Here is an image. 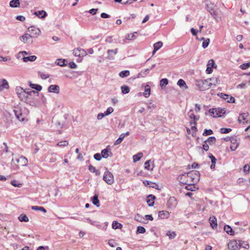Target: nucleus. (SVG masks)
Masks as SVG:
<instances>
[{
  "label": "nucleus",
  "mask_w": 250,
  "mask_h": 250,
  "mask_svg": "<svg viewBox=\"0 0 250 250\" xmlns=\"http://www.w3.org/2000/svg\"><path fill=\"white\" fill-rule=\"evenodd\" d=\"M224 230L230 235H234V232L229 225H225L224 227Z\"/></svg>",
  "instance_id": "24"
},
{
  "label": "nucleus",
  "mask_w": 250,
  "mask_h": 250,
  "mask_svg": "<svg viewBox=\"0 0 250 250\" xmlns=\"http://www.w3.org/2000/svg\"><path fill=\"white\" fill-rule=\"evenodd\" d=\"M15 114L17 118L20 121H23L24 118L22 117V114L20 111L14 110Z\"/></svg>",
  "instance_id": "31"
},
{
  "label": "nucleus",
  "mask_w": 250,
  "mask_h": 250,
  "mask_svg": "<svg viewBox=\"0 0 250 250\" xmlns=\"http://www.w3.org/2000/svg\"><path fill=\"white\" fill-rule=\"evenodd\" d=\"M37 59V57L36 56L33 55L29 57H23L22 60L24 62H28L29 61L34 62Z\"/></svg>",
  "instance_id": "25"
},
{
  "label": "nucleus",
  "mask_w": 250,
  "mask_h": 250,
  "mask_svg": "<svg viewBox=\"0 0 250 250\" xmlns=\"http://www.w3.org/2000/svg\"><path fill=\"white\" fill-rule=\"evenodd\" d=\"M204 83L202 80H200L196 82V85L201 91H204L208 89V86L204 85Z\"/></svg>",
  "instance_id": "18"
},
{
  "label": "nucleus",
  "mask_w": 250,
  "mask_h": 250,
  "mask_svg": "<svg viewBox=\"0 0 250 250\" xmlns=\"http://www.w3.org/2000/svg\"><path fill=\"white\" fill-rule=\"evenodd\" d=\"M168 83V81L166 78H163L160 80V85L162 87L166 86Z\"/></svg>",
  "instance_id": "43"
},
{
  "label": "nucleus",
  "mask_w": 250,
  "mask_h": 250,
  "mask_svg": "<svg viewBox=\"0 0 250 250\" xmlns=\"http://www.w3.org/2000/svg\"><path fill=\"white\" fill-rule=\"evenodd\" d=\"M231 131V128H221L220 129V132L223 134L228 133Z\"/></svg>",
  "instance_id": "53"
},
{
  "label": "nucleus",
  "mask_w": 250,
  "mask_h": 250,
  "mask_svg": "<svg viewBox=\"0 0 250 250\" xmlns=\"http://www.w3.org/2000/svg\"><path fill=\"white\" fill-rule=\"evenodd\" d=\"M210 40L209 39H207L206 40H204V42L202 43V47L203 48H206L208 47V46L209 44Z\"/></svg>",
  "instance_id": "55"
},
{
  "label": "nucleus",
  "mask_w": 250,
  "mask_h": 250,
  "mask_svg": "<svg viewBox=\"0 0 250 250\" xmlns=\"http://www.w3.org/2000/svg\"><path fill=\"white\" fill-rule=\"evenodd\" d=\"M188 115L189 117V118L193 120V122H196L199 119V118H197L196 116L195 115L192 110H190L188 113Z\"/></svg>",
  "instance_id": "30"
},
{
  "label": "nucleus",
  "mask_w": 250,
  "mask_h": 250,
  "mask_svg": "<svg viewBox=\"0 0 250 250\" xmlns=\"http://www.w3.org/2000/svg\"><path fill=\"white\" fill-rule=\"evenodd\" d=\"M11 184L12 186L15 187H21V184L18 183L17 181L15 180L12 181L11 182Z\"/></svg>",
  "instance_id": "60"
},
{
  "label": "nucleus",
  "mask_w": 250,
  "mask_h": 250,
  "mask_svg": "<svg viewBox=\"0 0 250 250\" xmlns=\"http://www.w3.org/2000/svg\"><path fill=\"white\" fill-rule=\"evenodd\" d=\"M40 18H44L47 16V13L43 10L35 12L34 14Z\"/></svg>",
  "instance_id": "26"
},
{
  "label": "nucleus",
  "mask_w": 250,
  "mask_h": 250,
  "mask_svg": "<svg viewBox=\"0 0 250 250\" xmlns=\"http://www.w3.org/2000/svg\"><path fill=\"white\" fill-rule=\"evenodd\" d=\"M239 242H240V248L241 247L245 248L246 249H248L249 248V245L247 242L239 240Z\"/></svg>",
  "instance_id": "40"
},
{
  "label": "nucleus",
  "mask_w": 250,
  "mask_h": 250,
  "mask_svg": "<svg viewBox=\"0 0 250 250\" xmlns=\"http://www.w3.org/2000/svg\"><path fill=\"white\" fill-rule=\"evenodd\" d=\"M32 37V35L28 33H25L22 36H21L20 39L22 42L24 43H28L29 42H32V41L31 40V38Z\"/></svg>",
  "instance_id": "9"
},
{
  "label": "nucleus",
  "mask_w": 250,
  "mask_h": 250,
  "mask_svg": "<svg viewBox=\"0 0 250 250\" xmlns=\"http://www.w3.org/2000/svg\"><path fill=\"white\" fill-rule=\"evenodd\" d=\"M206 143H208L210 145H212L216 142V138L215 137H209L207 140L205 141Z\"/></svg>",
  "instance_id": "35"
},
{
  "label": "nucleus",
  "mask_w": 250,
  "mask_h": 250,
  "mask_svg": "<svg viewBox=\"0 0 250 250\" xmlns=\"http://www.w3.org/2000/svg\"><path fill=\"white\" fill-rule=\"evenodd\" d=\"M209 84L210 86L216 85L217 84L219 83L220 82V80L218 77H213L212 78L209 79Z\"/></svg>",
  "instance_id": "23"
},
{
  "label": "nucleus",
  "mask_w": 250,
  "mask_h": 250,
  "mask_svg": "<svg viewBox=\"0 0 250 250\" xmlns=\"http://www.w3.org/2000/svg\"><path fill=\"white\" fill-rule=\"evenodd\" d=\"M67 61L65 60L58 59L57 60V64L61 66L66 65Z\"/></svg>",
  "instance_id": "44"
},
{
  "label": "nucleus",
  "mask_w": 250,
  "mask_h": 250,
  "mask_svg": "<svg viewBox=\"0 0 250 250\" xmlns=\"http://www.w3.org/2000/svg\"><path fill=\"white\" fill-rule=\"evenodd\" d=\"M137 34V32H134L133 33H131L127 35V36L126 37V39L128 40H133L136 38L135 34Z\"/></svg>",
  "instance_id": "49"
},
{
  "label": "nucleus",
  "mask_w": 250,
  "mask_h": 250,
  "mask_svg": "<svg viewBox=\"0 0 250 250\" xmlns=\"http://www.w3.org/2000/svg\"><path fill=\"white\" fill-rule=\"evenodd\" d=\"M11 60L10 57H3L0 55V62H7Z\"/></svg>",
  "instance_id": "62"
},
{
  "label": "nucleus",
  "mask_w": 250,
  "mask_h": 250,
  "mask_svg": "<svg viewBox=\"0 0 250 250\" xmlns=\"http://www.w3.org/2000/svg\"><path fill=\"white\" fill-rule=\"evenodd\" d=\"M18 219L21 222H27L29 221L28 218L25 214H21L19 216Z\"/></svg>",
  "instance_id": "36"
},
{
  "label": "nucleus",
  "mask_w": 250,
  "mask_h": 250,
  "mask_svg": "<svg viewBox=\"0 0 250 250\" xmlns=\"http://www.w3.org/2000/svg\"><path fill=\"white\" fill-rule=\"evenodd\" d=\"M9 5L12 8H17L20 6L19 0H12L10 1Z\"/></svg>",
  "instance_id": "22"
},
{
  "label": "nucleus",
  "mask_w": 250,
  "mask_h": 250,
  "mask_svg": "<svg viewBox=\"0 0 250 250\" xmlns=\"http://www.w3.org/2000/svg\"><path fill=\"white\" fill-rule=\"evenodd\" d=\"M147 108L150 110L156 108V105L153 104L151 101H149L147 103Z\"/></svg>",
  "instance_id": "50"
},
{
  "label": "nucleus",
  "mask_w": 250,
  "mask_h": 250,
  "mask_svg": "<svg viewBox=\"0 0 250 250\" xmlns=\"http://www.w3.org/2000/svg\"><path fill=\"white\" fill-rule=\"evenodd\" d=\"M209 112L213 117H222L225 113V110L224 108H211L209 110Z\"/></svg>",
  "instance_id": "2"
},
{
  "label": "nucleus",
  "mask_w": 250,
  "mask_h": 250,
  "mask_svg": "<svg viewBox=\"0 0 250 250\" xmlns=\"http://www.w3.org/2000/svg\"><path fill=\"white\" fill-rule=\"evenodd\" d=\"M249 116L248 113H243L240 114L239 117L238 118V121L239 122H242V121H245L247 120V117Z\"/></svg>",
  "instance_id": "28"
},
{
  "label": "nucleus",
  "mask_w": 250,
  "mask_h": 250,
  "mask_svg": "<svg viewBox=\"0 0 250 250\" xmlns=\"http://www.w3.org/2000/svg\"><path fill=\"white\" fill-rule=\"evenodd\" d=\"M212 17L215 19L217 21H219L218 18L217 17L218 16V12L215 10L212 13L210 14Z\"/></svg>",
  "instance_id": "59"
},
{
  "label": "nucleus",
  "mask_w": 250,
  "mask_h": 250,
  "mask_svg": "<svg viewBox=\"0 0 250 250\" xmlns=\"http://www.w3.org/2000/svg\"><path fill=\"white\" fill-rule=\"evenodd\" d=\"M118 49L116 48L115 49H109L107 51V58L108 60H112L114 59V56L117 53Z\"/></svg>",
  "instance_id": "12"
},
{
  "label": "nucleus",
  "mask_w": 250,
  "mask_h": 250,
  "mask_svg": "<svg viewBox=\"0 0 250 250\" xmlns=\"http://www.w3.org/2000/svg\"><path fill=\"white\" fill-rule=\"evenodd\" d=\"M92 203L96 206L97 207L100 206V202L98 199V195L97 194H95L92 198H91Z\"/></svg>",
  "instance_id": "27"
},
{
  "label": "nucleus",
  "mask_w": 250,
  "mask_h": 250,
  "mask_svg": "<svg viewBox=\"0 0 250 250\" xmlns=\"http://www.w3.org/2000/svg\"><path fill=\"white\" fill-rule=\"evenodd\" d=\"M163 45V42H158L156 43H155L153 45V47L154 48V51H157Z\"/></svg>",
  "instance_id": "42"
},
{
  "label": "nucleus",
  "mask_w": 250,
  "mask_h": 250,
  "mask_svg": "<svg viewBox=\"0 0 250 250\" xmlns=\"http://www.w3.org/2000/svg\"><path fill=\"white\" fill-rule=\"evenodd\" d=\"M209 221L210 224V226H211L212 229H214L217 228V219L215 216H212L210 217L209 219Z\"/></svg>",
  "instance_id": "21"
},
{
  "label": "nucleus",
  "mask_w": 250,
  "mask_h": 250,
  "mask_svg": "<svg viewBox=\"0 0 250 250\" xmlns=\"http://www.w3.org/2000/svg\"><path fill=\"white\" fill-rule=\"evenodd\" d=\"M155 199L156 197L152 194H150L147 196L146 202L149 207H152L154 205Z\"/></svg>",
  "instance_id": "16"
},
{
  "label": "nucleus",
  "mask_w": 250,
  "mask_h": 250,
  "mask_svg": "<svg viewBox=\"0 0 250 250\" xmlns=\"http://www.w3.org/2000/svg\"><path fill=\"white\" fill-rule=\"evenodd\" d=\"M16 161L18 163L19 166H24L27 164V159L24 156H21L16 159Z\"/></svg>",
  "instance_id": "13"
},
{
  "label": "nucleus",
  "mask_w": 250,
  "mask_h": 250,
  "mask_svg": "<svg viewBox=\"0 0 250 250\" xmlns=\"http://www.w3.org/2000/svg\"><path fill=\"white\" fill-rule=\"evenodd\" d=\"M108 146L106 148L103 149L101 152V154L104 158H107L109 156H111L112 155L110 149L108 148Z\"/></svg>",
  "instance_id": "15"
},
{
  "label": "nucleus",
  "mask_w": 250,
  "mask_h": 250,
  "mask_svg": "<svg viewBox=\"0 0 250 250\" xmlns=\"http://www.w3.org/2000/svg\"><path fill=\"white\" fill-rule=\"evenodd\" d=\"M218 95L220 96V98H222L223 99L228 102L229 97L230 96L229 95L226 94H224L223 93H221L219 94Z\"/></svg>",
  "instance_id": "45"
},
{
  "label": "nucleus",
  "mask_w": 250,
  "mask_h": 250,
  "mask_svg": "<svg viewBox=\"0 0 250 250\" xmlns=\"http://www.w3.org/2000/svg\"><path fill=\"white\" fill-rule=\"evenodd\" d=\"M229 250H238L240 249L239 240H233L229 242L228 245Z\"/></svg>",
  "instance_id": "3"
},
{
  "label": "nucleus",
  "mask_w": 250,
  "mask_h": 250,
  "mask_svg": "<svg viewBox=\"0 0 250 250\" xmlns=\"http://www.w3.org/2000/svg\"><path fill=\"white\" fill-rule=\"evenodd\" d=\"M158 216L161 219L168 218L169 216V213L166 210H161L159 211Z\"/></svg>",
  "instance_id": "20"
},
{
  "label": "nucleus",
  "mask_w": 250,
  "mask_h": 250,
  "mask_svg": "<svg viewBox=\"0 0 250 250\" xmlns=\"http://www.w3.org/2000/svg\"><path fill=\"white\" fill-rule=\"evenodd\" d=\"M250 66V62H247V63H244L242 64L241 65H240V68L243 70H245V69H246L248 68H249Z\"/></svg>",
  "instance_id": "51"
},
{
  "label": "nucleus",
  "mask_w": 250,
  "mask_h": 250,
  "mask_svg": "<svg viewBox=\"0 0 250 250\" xmlns=\"http://www.w3.org/2000/svg\"><path fill=\"white\" fill-rule=\"evenodd\" d=\"M48 91L58 94L60 92V87L57 85H51L48 87Z\"/></svg>",
  "instance_id": "17"
},
{
  "label": "nucleus",
  "mask_w": 250,
  "mask_h": 250,
  "mask_svg": "<svg viewBox=\"0 0 250 250\" xmlns=\"http://www.w3.org/2000/svg\"><path fill=\"white\" fill-rule=\"evenodd\" d=\"M213 133V131L211 129H205L204 131L203 135L204 136H208L211 135Z\"/></svg>",
  "instance_id": "52"
},
{
  "label": "nucleus",
  "mask_w": 250,
  "mask_h": 250,
  "mask_svg": "<svg viewBox=\"0 0 250 250\" xmlns=\"http://www.w3.org/2000/svg\"><path fill=\"white\" fill-rule=\"evenodd\" d=\"M103 179L108 185H111L114 181V178L112 173H104Z\"/></svg>",
  "instance_id": "5"
},
{
  "label": "nucleus",
  "mask_w": 250,
  "mask_h": 250,
  "mask_svg": "<svg viewBox=\"0 0 250 250\" xmlns=\"http://www.w3.org/2000/svg\"><path fill=\"white\" fill-rule=\"evenodd\" d=\"M143 94L146 98H147L149 96L150 94V88L148 85H146L145 86V90Z\"/></svg>",
  "instance_id": "34"
},
{
  "label": "nucleus",
  "mask_w": 250,
  "mask_h": 250,
  "mask_svg": "<svg viewBox=\"0 0 250 250\" xmlns=\"http://www.w3.org/2000/svg\"><path fill=\"white\" fill-rule=\"evenodd\" d=\"M203 149L206 151H207L209 149V146L208 143H206L205 141L204 142V145L203 146Z\"/></svg>",
  "instance_id": "64"
},
{
  "label": "nucleus",
  "mask_w": 250,
  "mask_h": 250,
  "mask_svg": "<svg viewBox=\"0 0 250 250\" xmlns=\"http://www.w3.org/2000/svg\"><path fill=\"white\" fill-rule=\"evenodd\" d=\"M143 154L142 152H139L137 154L134 155L133 156V162L135 163L139 161L141 159V158L143 157Z\"/></svg>",
  "instance_id": "32"
},
{
  "label": "nucleus",
  "mask_w": 250,
  "mask_h": 250,
  "mask_svg": "<svg viewBox=\"0 0 250 250\" xmlns=\"http://www.w3.org/2000/svg\"><path fill=\"white\" fill-rule=\"evenodd\" d=\"M215 63L214 61L211 59L208 61V64H207V68L206 69V72L207 74H210L212 72V67H215Z\"/></svg>",
  "instance_id": "14"
},
{
  "label": "nucleus",
  "mask_w": 250,
  "mask_h": 250,
  "mask_svg": "<svg viewBox=\"0 0 250 250\" xmlns=\"http://www.w3.org/2000/svg\"><path fill=\"white\" fill-rule=\"evenodd\" d=\"M193 173H184L178 177V179L180 182L185 185H191L192 183L196 182L198 180V178L195 179V177H192Z\"/></svg>",
  "instance_id": "1"
},
{
  "label": "nucleus",
  "mask_w": 250,
  "mask_h": 250,
  "mask_svg": "<svg viewBox=\"0 0 250 250\" xmlns=\"http://www.w3.org/2000/svg\"><path fill=\"white\" fill-rule=\"evenodd\" d=\"M68 143L67 141H63L59 142L57 146L60 147H64L68 146Z\"/></svg>",
  "instance_id": "48"
},
{
  "label": "nucleus",
  "mask_w": 250,
  "mask_h": 250,
  "mask_svg": "<svg viewBox=\"0 0 250 250\" xmlns=\"http://www.w3.org/2000/svg\"><path fill=\"white\" fill-rule=\"evenodd\" d=\"M190 125H191V129L193 131L196 132L197 131V128L196 127V122H191L190 123Z\"/></svg>",
  "instance_id": "57"
},
{
  "label": "nucleus",
  "mask_w": 250,
  "mask_h": 250,
  "mask_svg": "<svg viewBox=\"0 0 250 250\" xmlns=\"http://www.w3.org/2000/svg\"><path fill=\"white\" fill-rule=\"evenodd\" d=\"M229 140L230 141L231 145L230 146V149L232 151L235 150L239 146V142L237 140V137L234 136L230 137Z\"/></svg>",
  "instance_id": "7"
},
{
  "label": "nucleus",
  "mask_w": 250,
  "mask_h": 250,
  "mask_svg": "<svg viewBox=\"0 0 250 250\" xmlns=\"http://www.w3.org/2000/svg\"><path fill=\"white\" fill-rule=\"evenodd\" d=\"M176 199L173 196L170 197L167 201V206L168 208H173L176 206Z\"/></svg>",
  "instance_id": "11"
},
{
  "label": "nucleus",
  "mask_w": 250,
  "mask_h": 250,
  "mask_svg": "<svg viewBox=\"0 0 250 250\" xmlns=\"http://www.w3.org/2000/svg\"><path fill=\"white\" fill-rule=\"evenodd\" d=\"M29 85L32 88L35 89L38 91H40L42 89V86L39 84L30 83Z\"/></svg>",
  "instance_id": "38"
},
{
  "label": "nucleus",
  "mask_w": 250,
  "mask_h": 250,
  "mask_svg": "<svg viewBox=\"0 0 250 250\" xmlns=\"http://www.w3.org/2000/svg\"><path fill=\"white\" fill-rule=\"evenodd\" d=\"M167 236H168L169 238L170 239H173L175 238V237L176 236V234L175 233V232H170V231H168L167 233Z\"/></svg>",
  "instance_id": "58"
},
{
  "label": "nucleus",
  "mask_w": 250,
  "mask_h": 250,
  "mask_svg": "<svg viewBox=\"0 0 250 250\" xmlns=\"http://www.w3.org/2000/svg\"><path fill=\"white\" fill-rule=\"evenodd\" d=\"M9 84L7 81L5 79H2L0 81V91H2L4 88L8 89Z\"/></svg>",
  "instance_id": "19"
},
{
  "label": "nucleus",
  "mask_w": 250,
  "mask_h": 250,
  "mask_svg": "<svg viewBox=\"0 0 250 250\" xmlns=\"http://www.w3.org/2000/svg\"><path fill=\"white\" fill-rule=\"evenodd\" d=\"M125 138V133H122L120 136V137L115 142L114 145H118L120 144Z\"/></svg>",
  "instance_id": "37"
},
{
  "label": "nucleus",
  "mask_w": 250,
  "mask_h": 250,
  "mask_svg": "<svg viewBox=\"0 0 250 250\" xmlns=\"http://www.w3.org/2000/svg\"><path fill=\"white\" fill-rule=\"evenodd\" d=\"M28 31L30 33V35H32V37L35 36L37 37L40 36L41 34L40 29L35 26H31L28 28Z\"/></svg>",
  "instance_id": "6"
},
{
  "label": "nucleus",
  "mask_w": 250,
  "mask_h": 250,
  "mask_svg": "<svg viewBox=\"0 0 250 250\" xmlns=\"http://www.w3.org/2000/svg\"><path fill=\"white\" fill-rule=\"evenodd\" d=\"M135 220H136L137 221H138L139 222L143 223H145L144 222V220H145L144 218H143L142 216H141L139 214H137L136 215H135Z\"/></svg>",
  "instance_id": "47"
},
{
  "label": "nucleus",
  "mask_w": 250,
  "mask_h": 250,
  "mask_svg": "<svg viewBox=\"0 0 250 250\" xmlns=\"http://www.w3.org/2000/svg\"><path fill=\"white\" fill-rule=\"evenodd\" d=\"M209 79H207V80H203V82L204 83V85H205V86H208V89L211 87L210 84H209Z\"/></svg>",
  "instance_id": "63"
},
{
  "label": "nucleus",
  "mask_w": 250,
  "mask_h": 250,
  "mask_svg": "<svg viewBox=\"0 0 250 250\" xmlns=\"http://www.w3.org/2000/svg\"><path fill=\"white\" fill-rule=\"evenodd\" d=\"M114 111V109L111 107H109L107 108L106 110L104 112V114L106 116L109 115L112 113Z\"/></svg>",
  "instance_id": "56"
},
{
  "label": "nucleus",
  "mask_w": 250,
  "mask_h": 250,
  "mask_svg": "<svg viewBox=\"0 0 250 250\" xmlns=\"http://www.w3.org/2000/svg\"><path fill=\"white\" fill-rule=\"evenodd\" d=\"M145 168L147 170H153L154 167V161L151 160L146 161L144 164Z\"/></svg>",
  "instance_id": "10"
},
{
  "label": "nucleus",
  "mask_w": 250,
  "mask_h": 250,
  "mask_svg": "<svg viewBox=\"0 0 250 250\" xmlns=\"http://www.w3.org/2000/svg\"><path fill=\"white\" fill-rule=\"evenodd\" d=\"M16 91L21 101H26L27 96L26 91L23 90V89L21 87H17L16 88Z\"/></svg>",
  "instance_id": "4"
},
{
  "label": "nucleus",
  "mask_w": 250,
  "mask_h": 250,
  "mask_svg": "<svg viewBox=\"0 0 250 250\" xmlns=\"http://www.w3.org/2000/svg\"><path fill=\"white\" fill-rule=\"evenodd\" d=\"M122 227V225L116 221H114L112 223V227L114 229L121 228Z\"/></svg>",
  "instance_id": "41"
},
{
  "label": "nucleus",
  "mask_w": 250,
  "mask_h": 250,
  "mask_svg": "<svg viewBox=\"0 0 250 250\" xmlns=\"http://www.w3.org/2000/svg\"><path fill=\"white\" fill-rule=\"evenodd\" d=\"M31 208L34 210L41 211L43 212H46V210L42 207L32 206Z\"/></svg>",
  "instance_id": "39"
},
{
  "label": "nucleus",
  "mask_w": 250,
  "mask_h": 250,
  "mask_svg": "<svg viewBox=\"0 0 250 250\" xmlns=\"http://www.w3.org/2000/svg\"><path fill=\"white\" fill-rule=\"evenodd\" d=\"M38 75L41 77L42 79L45 80L49 77V75L45 74L42 72H39Z\"/></svg>",
  "instance_id": "54"
},
{
  "label": "nucleus",
  "mask_w": 250,
  "mask_h": 250,
  "mask_svg": "<svg viewBox=\"0 0 250 250\" xmlns=\"http://www.w3.org/2000/svg\"><path fill=\"white\" fill-rule=\"evenodd\" d=\"M102 154L101 153H96L95 154H94V158L95 160H97V161H100L101 160L102 158Z\"/></svg>",
  "instance_id": "61"
},
{
  "label": "nucleus",
  "mask_w": 250,
  "mask_h": 250,
  "mask_svg": "<svg viewBox=\"0 0 250 250\" xmlns=\"http://www.w3.org/2000/svg\"><path fill=\"white\" fill-rule=\"evenodd\" d=\"M177 85L181 88H184L185 89L188 88V86L186 84L185 82L183 79H180L177 82Z\"/></svg>",
  "instance_id": "29"
},
{
  "label": "nucleus",
  "mask_w": 250,
  "mask_h": 250,
  "mask_svg": "<svg viewBox=\"0 0 250 250\" xmlns=\"http://www.w3.org/2000/svg\"><path fill=\"white\" fill-rule=\"evenodd\" d=\"M206 9L207 11L210 13H212L214 11H215V9L214 8V5L212 3H210L209 4H207L206 5Z\"/></svg>",
  "instance_id": "33"
},
{
  "label": "nucleus",
  "mask_w": 250,
  "mask_h": 250,
  "mask_svg": "<svg viewBox=\"0 0 250 250\" xmlns=\"http://www.w3.org/2000/svg\"><path fill=\"white\" fill-rule=\"evenodd\" d=\"M146 232V229L142 226H138L137 228L136 233H144Z\"/></svg>",
  "instance_id": "46"
},
{
  "label": "nucleus",
  "mask_w": 250,
  "mask_h": 250,
  "mask_svg": "<svg viewBox=\"0 0 250 250\" xmlns=\"http://www.w3.org/2000/svg\"><path fill=\"white\" fill-rule=\"evenodd\" d=\"M73 54L77 57H83L86 56L87 53L84 49L77 48L73 50Z\"/></svg>",
  "instance_id": "8"
}]
</instances>
